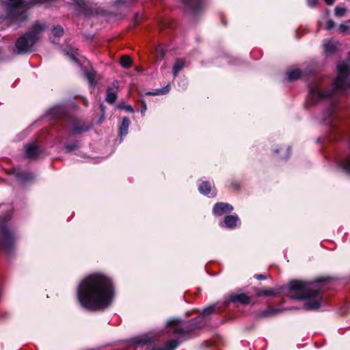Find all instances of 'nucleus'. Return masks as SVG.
<instances>
[{
  "label": "nucleus",
  "mask_w": 350,
  "mask_h": 350,
  "mask_svg": "<svg viewBox=\"0 0 350 350\" xmlns=\"http://www.w3.org/2000/svg\"><path fill=\"white\" fill-rule=\"evenodd\" d=\"M114 289L110 278L102 273H93L85 278L77 288V299L82 307L100 310L112 303Z\"/></svg>",
  "instance_id": "nucleus-1"
},
{
  "label": "nucleus",
  "mask_w": 350,
  "mask_h": 350,
  "mask_svg": "<svg viewBox=\"0 0 350 350\" xmlns=\"http://www.w3.org/2000/svg\"><path fill=\"white\" fill-rule=\"evenodd\" d=\"M323 280L314 282L291 281L287 287V295L295 299H304L306 310H314L320 307L319 291L323 288Z\"/></svg>",
  "instance_id": "nucleus-2"
},
{
  "label": "nucleus",
  "mask_w": 350,
  "mask_h": 350,
  "mask_svg": "<svg viewBox=\"0 0 350 350\" xmlns=\"http://www.w3.org/2000/svg\"><path fill=\"white\" fill-rule=\"evenodd\" d=\"M338 75L333 83L332 90L322 91L319 86H310L308 100L314 104L317 101L332 96L334 94H344L350 89V80L348 76L350 66L347 62H341L337 66Z\"/></svg>",
  "instance_id": "nucleus-3"
},
{
  "label": "nucleus",
  "mask_w": 350,
  "mask_h": 350,
  "mask_svg": "<svg viewBox=\"0 0 350 350\" xmlns=\"http://www.w3.org/2000/svg\"><path fill=\"white\" fill-rule=\"evenodd\" d=\"M48 0H31L27 2L25 0H7L2 2L6 15L1 18L0 24L10 25L12 21H24L27 18V10L30 5L44 4Z\"/></svg>",
  "instance_id": "nucleus-4"
},
{
  "label": "nucleus",
  "mask_w": 350,
  "mask_h": 350,
  "mask_svg": "<svg viewBox=\"0 0 350 350\" xmlns=\"http://www.w3.org/2000/svg\"><path fill=\"white\" fill-rule=\"evenodd\" d=\"M46 26L41 22H36L30 30L20 37L16 42V49L18 54L29 53L33 51V47L40 35L46 29Z\"/></svg>",
  "instance_id": "nucleus-5"
},
{
  "label": "nucleus",
  "mask_w": 350,
  "mask_h": 350,
  "mask_svg": "<svg viewBox=\"0 0 350 350\" xmlns=\"http://www.w3.org/2000/svg\"><path fill=\"white\" fill-rule=\"evenodd\" d=\"M215 306L212 305L206 308H204L202 311L200 315L192 321V323L189 325V327L187 329H174V332H176L179 334H185L188 333L193 329H200L204 326L205 320L204 317L211 313H213L215 310Z\"/></svg>",
  "instance_id": "nucleus-6"
},
{
  "label": "nucleus",
  "mask_w": 350,
  "mask_h": 350,
  "mask_svg": "<svg viewBox=\"0 0 350 350\" xmlns=\"http://www.w3.org/2000/svg\"><path fill=\"white\" fill-rule=\"evenodd\" d=\"M15 236L6 224L0 226V247L5 252L11 251L14 246Z\"/></svg>",
  "instance_id": "nucleus-7"
},
{
  "label": "nucleus",
  "mask_w": 350,
  "mask_h": 350,
  "mask_svg": "<svg viewBox=\"0 0 350 350\" xmlns=\"http://www.w3.org/2000/svg\"><path fill=\"white\" fill-rule=\"evenodd\" d=\"M152 338L148 334H144L132 338L129 342V347L133 348H140L150 343Z\"/></svg>",
  "instance_id": "nucleus-8"
},
{
  "label": "nucleus",
  "mask_w": 350,
  "mask_h": 350,
  "mask_svg": "<svg viewBox=\"0 0 350 350\" xmlns=\"http://www.w3.org/2000/svg\"><path fill=\"white\" fill-rule=\"evenodd\" d=\"M187 5L193 14H198L205 8L206 0H182Z\"/></svg>",
  "instance_id": "nucleus-9"
},
{
  "label": "nucleus",
  "mask_w": 350,
  "mask_h": 350,
  "mask_svg": "<svg viewBox=\"0 0 350 350\" xmlns=\"http://www.w3.org/2000/svg\"><path fill=\"white\" fill-rule=\"evenodd\" d=\"M25 155L29 159H36L39 156V146L36 142L28 144L25 146Z\"/></svg>",
  "instance_id": "nucleus-10"
},
{
  "label": "nucleus",
  "mask_w": 350,
  "mask_h": 350,
  "mask_svg": "<svg viewBox=\"0 0 350 350\" xmlns=\"http://www.w3.org/2000/svg\"><path fill=\"white\" fill-rule=\"evenodd\" d=\"M232 210L233 207L230 204L219 202L215 205L213 208V213L216 215L221 216L226 213L231 212Z\"/></svg>",
  "instance_id": "nucleus-11"
},
{
  "label": "nucleus",
  "mask_w": 350,
  "mask_h": 350,
  "mask_svg": "<svg viewBox=\"0 0 350 350\" xmlns=\"http://www.w3.org/2000/svg\"><path fill=\"white\" fill-rule=\"evenodd\" d=\"M229 300L231 302H239L245 305L251 301V298L245 293H239L231 295Z\"/></svg>",
  "instance_id": "nucleus-12"
},
{
  "label": "nucleus",
  "mask_w": 350,
  "mask_h": 350,
  "mask_svg": "<svg viewBox=\"0 0 350 350\" xmlns=\"http://www.w3.org/2000/svg\"><path fill=\"white\" fill-rule=\"evenodd\" d=\"M199 191L201 193L208 196V197H213L216 193L212 190L211 185L209 182L204 181L199 186Z\"/></svg>",
  "instance_id": "nucleus-13"
},
{
  "label": "nucleus",
  "mask_w": 350,
  "mask_h": 350,
  "mask_svg": "<svg viewBox=\"0 0 350 350\" xmlns=\"http://www.w3.org/2000/svg\"><path fill=\"white\" fill-rule=\"evenodd\" d=\"M239 221V217L236 215H228L225 217L224 224L226 228H234Z\"/></svg>",
  "instance_id": "nucleus-14"
},
{
  "label": "nucleus",
  "mask_w": 350,
  "mask_h": 350,
  "mask_svg": "<svg viewBox=\"0 0 350 350\" xmlns=\"http://www.w3.org/2000/svg\"><path fill=\"white\" fill-rule=\"evenodd\" d=\"M130 120L128 118L124 117L122 119V124L120 127V135L121 137L125 136L128 133Z\"/></svg>",
  "instance_id": "nucleus-15"
},
{
  "label": "nucleus",
  "mask_w": 350,
  "mask_h": 350,
  "mask_svg": "<svg viewBox=\"0 0 350 350\" xmlns=\"http://www.w3.org/2000/svg\"><path fill=\"white\" fill-rule=\"evenodd\" d=\"M301 71L298 68H294L287 72L286 75L289 81L298 79L301 77Z\"/></svg>",
  "instance_id": "nucleus-16"
},
{
  "label": "nucleus",
  "mask_w": 350,
  "mask_h": 350,
  "mask_svg": "<svg viewBox=\"0 0 350 350\" xmlns=\"http://www.w3.org/2000/svg\"><path fill=\"white\" fill-rule=\"evenodd\" d=\"M185 66V61L182 59H178L176 61L173 67V73L176 76L180 70L183 69Z\"/></svg>",
  "instance_id": "nucleus-17"
},
{
  "label": "nucleus",
  "mask_w": 350,
  "mask_h": 350,
  "mask_svg": "<svg viewBox=\"0 0 350 350\" xmlns=\"http://www.w3.org/2000/svg\"><path fill=\"white\" fill-rule=\"evenodd\" d=\"M324 50L327 53H331L336 49V43L332 41H325L323 44Z\"/></svg>",
  "instance_id": "nucleus-18"
},
{
  "label": "nucleus",
  "mask_w": 350,
  "mask_h": 350,
  "mask_svg": "<svg viewBox=\"0 0 350 350\" xmlns=\"http://www.w3.org/2000/svg\"><path fill=\"white\" fill-rule=\"evenodd\" d=\"M180 340L177 339L170 340L165 345V347L162 350H174L178 347Z\"/></svg>",
  "instance_id": "nucleus-19"
},
{
  "label": "nucleus",
  "mask_w": 350,
  "mask_h": 350,
  "mask_svg": "<svg viewBox=\"0 0 350 350\" xmlns=\"http://www.w3.org/2000/svg\"><path fill=\"white\" fill-rule=\"evenodd\" d=\"M117 98L116 93L111 89L107 90L106 101L109 103H113Z\"/></svg>",
  "instance_id": "nucleus-20"
},
{
  "label": "nucleus",
  "mask_w": 350,
  "mask_h": 350,
  "mask_svg": "<svg viewBox=\"0 0 350 350\" xmlns=\"http://www.w3.org/2000/svg\"><path fill=\"white\" fill-rule=\"evenodd\" d=\"M340 166L345 172L350 174V156L341 161Z\"/></svg>",
  "instance_id": "nucleus-21"
},
{
  "label": "nucleus",
  "mask_w": 350,
  "mask_h": 350,
  "mask_svg": "<svg viewBox=\"0 0 350 350\" xmlns=\"http://www.w3.org/2000/svg\"><path fill=\"white\" fill-rule=\"evenodd\" d=\"M132 64L131 59L129 56L124 55L120 59V65L124 68H129Z\"/></svg>",
  "instance_id": "nucleus-22"
},
{
  "label": "nucleus",
  "mask_w": 350,
  "mask_h": 350,
  "mask_svg": "<svg viewBox=\"0 0 350 350\" xmlns=\"http://www.w3.org/2000/svg\"><path fill=\"white\" fill-rule=\"evenodd\" d=\"M73 3L79 6V8L83 10L88 8L89 1L87 0H72Z\"/></svg>",
  "instance_id": "nucleus-23"
},
{
  "label": "nucleus",
  "mask_w": 350,
  "mask_h": 350,
  "mask_svg": "<svg viewBox=\"0 0 350 350\" xmlns=\"http://www.w3.org/2000/svg\"><path fill=\"white\" fill-rule=\"evenodd\" d=\"M66 53L73 60L77 61V56L78 55L77 50H73L70 47H68L65 50Z\"/></svg>",
  "instance_id": "nucleus-24"
},
{
  "label": "nucleus",
  "mask_w": 350,
  "mask_h": 350,
  "mask_svg": "<svg viewBox=\"0 0 350 350\" xmlns=\"http://www.w3.org/2000/svg\"><path fill=\"white\" fill-rule=\"evenodd\" d=\"M275 295V291L272 288L262 289L258 292V296H272Z\"/></svg>",
  "instance_id": "nucleus-25"
},
{
  "label": "nucleus",
  "mask_w": 350,
  "mask_h": 350,
  "mask_svg": "<svg viewBox=\"0 0 350 350\" xmlns=\"http://www.w3.org/2000/svg\"><path fill=\"white\" fill-rule=\"evenodd\" d=\"M170 90V85H167L163 89H158L154 92H148V95H163L167 93Z\"/></svg>",
  "instance_id": "nucleus-26"
},
{
  "label": "nucleus",
  "mask_w": 350,
  "mask_h": 350,
  "mask_svg": "<svg viewBox=\"0 0 350 350\" xmlns=\"http://www.w3.org/2000/svg\"><path fill=\"white\" fill-rule=\"evenodd\" d=\"M52 33L55 37L59 38L64 34V29L61 26H55L52 29Z\"/></svg>",
  "instance_id": "nucleus-27"
},
{
  "label": "nucleus",
  "mask_w": 350,
  "mask_h": 350,
  "mask_svg": "<svg viewBox=\"0 0 350 350\" xmlns=\"http://www.w3.org/2000/svg\"><path fill=\"white\" fill-rule=\"evenodd\" d=\"M87 79L90 84H94L95 82V72L93 70L88 71L85 73Z\"/></svg>",
  "instance_id": "nucleus-28"
},
{
  "label": "nucleus",
  "mask_w": 350,
  "mask_h": 350,
  "mask_svg": "<svg viewBox=\"0 0 350 350\" xmlns=\"http://www.w3.org/2000/svg\"><path fill=\"white\" fill-rule=\"evenodd\" d=\"M18 178L22 180L26 181L33 178V175L30 173H21L17 175Z\"/></svg>",
  "instance_id": "nucleus-29"
},
{
  "label": "nucleus",
  "mask_w": 350,
  "mask_h": 350,
  "mask_svg": "<svg viewBox=\"0 0 350 350\" xmlns=\"http://www.w3.org/2000/svg\"><path fill=\"white\" fill-rule=\"evenodd\" d=\"M347 12V10L345 8L343 7H336L335 8V15L338 17L342 16Z\"/></svg>",
  "instance_id": "nucleus-30"
},
{
  "label": "nucleus",
  "mask_w": 350,
  "mask_h": 350,
  "mask_svg": "<svg viewBox=\"0 0 350 350\" xmlns=\"http://www.w3.org/2000/svg\"><path fill=\"white\" fill-rule=\"evenodd\" d=\"M178 319H172L167 321V325L170 327L176 326L178 325Z\"/></svg>",
  "instance_id": "nucleus-31"
},
{
  "label": "nucleus",
  "mask_w": 350,
  "mask_h": 350,
  "mask_svg": "<svg viewBox=\"0 0 350 350\" xmlns=\"http://www.w3.org/2000/svg\"><path fill=\"white\" fill-rule=\"evenodd\" d=\"M157 53L158 57H160L161 58H163L165 55V51L162 48H158L157 49Z\"/></svg>",
  "instance_id": "nucleus-32"
},
{
  "label": "nucleus",
  "mask_w": 350,
  "mask_h": 350,
  "mask_svg": "<svg viewBox=\"0 0 350 350\" xmlns=\"http://www.w3.org/2000/svg\"><path fill=\"white\" fill-rule=\"evenodd\" d=\"M335 25V23L332 21V20H329L327 22V30H330L332 29Z\"/></svg>",
  "instance_id": "nucleus-33"
},
{
  "label": "nucleus",
  "mask_w": 350,
  "mask_h": 350,
  "mask_svg": "<svg viewBox=\"0 0 350 350\" xmlns=\"http://www.w3.org/2000/svg\"><path fill=\"white\" fill-rule=\"evenodd\" d=\"M121 109H125L126 111L128 112H133V109L132 108V107L131 105H124V106H120V107Z\"/></svg>",
  "instance_id": "nucleus-34"
},
{
  "label": "nucleus",
  "mask_w": 350,
  "mask_h": 350,
  "mask_svg": "<svg viewBox=\"0 0 350 350\" xmlns=\"http://www.w3.org/2000/svg\"><path fill=\"white\" fill-rule=\"evenodd\" d=\"M318 2V0H307V3L310 7H314Z\"/></svg>",
  "instance_id": "nucleus-35"
},
{
  "label": "nucleus",
  "mask_w": 350,
  "mask_h": 350,
  "mask_svg": "<svg viewBox=\"0 0 350 350\" xmlns=\"http://www.w3.org/2000/svg\"><path fill=\"white\" fill-rule=\"evenodd\" d=\"M340 29L341 30V31L342 32H346L348 29H349V26H347V25L345 24H341L340 25Z\"/></svg>",
  "instance_id": "nucleus-36"
},
{
  "label": "nucleus",
  "mask_w": 350,
  "mask_h": 350,
  "mask_svg": "<svg viewBox=\"0 0 350 350\" xmlns=\"http://www.w3.org/2000/svg\"><path fill=\"white\" fill-rule=\"evenodd\" d=\"M72 132L75 134L79 133L81 132V129L77 126H74Z\"/></svg>",
  "instance_id": "nucleus-37"
},
{
  "label": "nucleus",
  "mask_w": 350,
  "mask_h": 350,
  "mask_svg": "<svg viewBox=\"0 0 350 350\" xmlns=\"http://www.w3.org/2000/svg\"><path fill=\"white\" fill-rule=\"evenodd\" d=\"M146 109H147L146 105L145 103H144L142 105V109H141V112L143 116L144 115V113H145Z\"/></svg>",
  "instance_id": "nucleus-38"
},
{
  "label": "nucleus",
  "mask_w": 350,
  "mask_h": 350,
  "mask_svg": "<svg viewBox=\"0 0 350 350\" xmlns=\"http://www.w3.org/2000/svg\"><path fill=\"white\" fill-rule=\"evenodd\" d=\"M255 278L258 279V280H262V279H265L266 278L265 276L264 275H262V274L256 275Z\"/></svg>",
  "instance_id": "nucleus-39"
},
{
  "label": "nucleus",
  "mask_w": 350,
  "mask_h": 350,
  "mask_svg": "<svg viewBox=\"0 0 350 350\" xmlns=\"http://www.w3.org/2000/svg\"><path fill=\"white\" fill-rule=\"evenodd\" d=\"M328 5H332L334 3V0H324Z\"/></svg>",
  "instance_id": "nucleus-40"
},
{
  "label": "nucleus",
  "mask_w": 350,
  "mask_h": 350,
  "mask_svg": "<svg viewBox=\"0 0 350 350\" xmlns=\"http://www.w3.org/2000/svg\"><path fill=\"white\" fill-rule=\"evenodd\" d=\"M325 124H330L332 126L333 123H332V120H331L330 118L327 119V120H325Z\"/></svg>",
  "instance_id": "nucleus-41"
},
{
  "label": "nucleus",
  "mask_w": 350,
  "mask_h": 350,
  "mask_svg": "<svg viewBox=\"0 0 350 350\" xmlns=\"http://www.w3.org/2000/svg\"><path fill=\"white\" fill-rule=\"evenodd\" d=\"M207 348H213L214 346H213V343L212 342H208V345H207L206 347Z\"/></svg>",
  "instance_id": "nucleus-42"
},
{
  "label": "nucleus",
  "mask_w": 350,
  "mask_h": 350,
  "mask_svg": "<svg viewBox=\"0 0 350 350\" xmlns=\"http://www.w3.org/2000/svg\"><path fill=\"white\" fill-rule=\"evenodd\" d=\"M124 1H126V0H116L114 3L115 4H118V3H122V2H124Z\"/></svg>",
  "instance_id": "nucleus-43"
},
{
  "label": "nucleus",
  "mask_w": 350,
  "mask_h": 350,
  "mask_svg": "<svg viewBox=\"0 0 350 350\" xmlns=\"http://www.w3.org/2000/svg\"><path fill=\"white\" fill-rule=\"evenodd\" d=\"M287 152H288V153H287L286 156H285V157H284V158H285V159H286V158H288V156H289V155H290V154H291V152H290V148H287Z\"/></svg>",
  "instance_id": "nucleus-44"
},
{
  "label": "nucleus",
  "mask_w": 350,
  "mask_h": 350,
  "mask_svg": "<svg viewBox=\"0 0 350 350\" xmlns=\"http://www.w3.org/2000/svg\"><path fill=\"white\" fill-rule=\"evenodd\" d=\"M53 111H61L62 109L61 108H59V107H57V108H54L52 109Z\"/></svg>",
  "instance_id": "nucleus-45"
},
{
  "label": "nucleus",
  "mask_w": 350,
  "mask_h": 350,
  "mask_svg": "<svg viewBox=\"0 0 350 350\" xmlns=\"http://www.w3.org/2000/svg\"><path fill=\"white\" fill-rule=\"evenodd\" d=\"M274 312H275V311H273V310H271V311H267V312H266V315L269 314H272V313H273Z\"/></svg>",
  "instance_id": "nucleus-46"
},
{
  "label": "nucleus",
  "mask_w": 350,
  "mask_h": 350,
  "mask_svg": "<svg viewBox=\"0 0 350 350\" xmlns=\"http://www.w3.org/2000/svg\"><path fill=\"white\" fill-rule=\"evenodd\" d=\"M3 28H4V27H1V28H0V30H1V29H3Z\"/></svg>",
  "instance_id": "nucleus-47"
},
{
  "label": "nucleus",
  "mask_w": 350,
  "mask_h": 350,
  "mask_svg": "<svg viewBox=\"0 0 350 350\" xmlns=\"http://www.w3.org/2000/svg\"><path fill=\"white\" fill-rule=\"evenodd\" d=\"M348 23H350V20L348 21Z\"/></svg>",
  "instance_id": "nucleus-48"
}]
</instances>
